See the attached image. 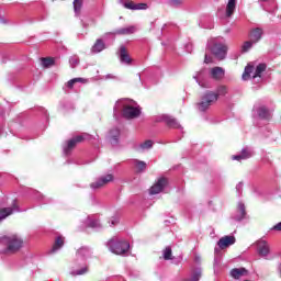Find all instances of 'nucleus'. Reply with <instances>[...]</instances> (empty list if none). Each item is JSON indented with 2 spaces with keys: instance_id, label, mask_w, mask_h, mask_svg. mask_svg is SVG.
<instances>
[{
  "instance_id": "49530a36",
  "label": "nucleus",
  "mask_w": 281,
  "mask_h": 281,
  "mask_svg": "<svg viewBox=\"0 0 281 281\" xmlns=\"http://www.w3.org/2000/svg\"><path fill=\"white\" fill-rule=\"evenodd\" d=\"M277 272H278L279 278H281V263L278 265Z\"/></svg>"
},
{
  "instance_id": "c03bdc74",
  "label": "nucleus",
  "mask_w": 281,
  "mask_h": 281,
  "mask_svg": "<svg viewBox=\"0 0 281 281\" xmlns=\"http://www.w3.org/2000/svg\"><path fill=\"white\" fill-rule=\"evenodd\" d=\"M192 48H193V46H192L191 43H189V44L186 45V49H187V52H188L189 54H192Z\"/></svg>"
},
{
  "instance_id": "4c0bfd02",
  "label": "nucleus",
  "mask_w": 281,
  "mask_h": 281,
  "mask_svg": "<svg viewBox=\"0 0 281 281\" xmlns=\"http://www.w3.org/2000/svg\"><path fill=\"white\" fill-rule=\"evenodd\" d=\"M164 258H165V260H171V258H172V249L170 247H167L164 250Z\"/></svg>"
},
{
  "instance_id": "cd10ccee",
  "label": "nucleus",
  "mask_w": 281,
  "mask_h": 281,
  "mask_svg": "<svg viewBox=\"0 0 281 281\" xmlns=\"http://www.w3.org/2000/svg\"><path fill=\"white\" fill-rule=\"evenodd\" d=\"M236 3L237 0H228L226 4V16L229 19V16L234 15V12H236Z\"/></svg>"
},
{
  "instance_id": "72a5a7b5",
  "label": "nucleus",
  "mask_w": 281,
  "mask_h": 281,
  "mask_svg": "<svg viewBox=\"0 0 281 281\" xmlns=\"http://www.w3.org/2000/svg\"><path fill=\"white\" fill-rule=\"evenodd\" d=\"M227 92H228L227 86H220L217 87L215 94L217 95V99H218V95H227Z\"/></svg>"
},
{
  "instance_id": "58836bf2",
  "label": "nucleus",
  "mask_w": 281,
  "mask_h": 281,
  "mask_svg": "<svg viewBox=\"0 0 281 281\" xmlns=\"http://www.w3.org/2000/svg\"><path fill=\"white\" fill-rule=\"evenodd\" d=\"M254 45H256V43L251 42V40L245 42L243 45V52H247L248 49H251V47H254Z\"/></svg>"
},
{
  "instance_id": "7ed1b4c3",
  "label": "nucleus",
  "mask_w": 281,
  "mask_h": 281,
  "mask_svg": "<svg viewBox=\"0 0 281 281\" xmlns=\"http://www.w3.org/2000/svg\"><path fill=\"white\" fill-rule=\"evenodd\" d=\"M1 254L12 256L23 249V238L16 234L0 237Z\"/></svg>"
},
{
  "instance_id": "e433bc0d",
  "label": "nucleus",
  "mask_w": 281,
  "mask_h": 281,
  "mask_svg": "<svg viewBox=\"0 0 281 281\" xmlns=\"http://www.w3.org/2000/svg\"><path fill=\"white\" fill-rule=\"evenodd\" d=\"M79 63H80V58H78V56H72L69 59V64H70V67H72V69L74 67H78Z\"/></svg>"
},
{
  "instance_id": "ddd939ff",
  "label": "nucleus",
  "mask_w": 281,
  "mask_h": 281,
  "mask_svg": "<svg viewBox=\"0 0 281 281\" xmlns=\"http://www.w3.org/2000/svg\"><path fill=\"white\" fill-rule=\"evenodd\" d=\"M254 157V149L250 147H244L239 154L232 156L234 161H245V159H251Z\"/></svg>"
},
{
  "instance_id": "2eb2a0df",
  "label": "nucleus",
  "mask_w": 281,
  "mask_h": 281,
  "mask_svg": "<svg viewBox=\"0 0 281 281\" xmlns=\"http://www.w3.org/2000/svg\"><path fill=\"white\" fill-rule=\"evenodd\" d=\"M135 32H137V27L132 25V26L119 29L115 32L106 33L104 35V38H106L108 36H112L113 38H115L116 34H119V35H128V34H135Z\"/></svg>"
},
{
  "instance_id": "b1692460",
  "label": "nucleus",
  "mask_w": 281,
  "mask_h": 281,
  "mask_svg": "<svg viewBox=\"0 0 281 281\" xmlns=\"http://www.w3.org/2000/svg\"><path fill=\"white\" fill-rule=\"evenodd\" d=\"M210 76L213 78V80H222V78L225 77V69L222 67H213L210 70Z\"/></svg>"
},
{
  "instance_id": "aec40b11",
  "label": "nucleus",
  "mask_w": 281,
  "mask_h": 281,
  "mask_svg": "<svg viewBox=\"0 0 281 281\" xmlns=\"http://www.w3.org/2000/svg\"><path fill=\"white\" fill-rule=\"evenodd\" d=\"M63 247H65V237L59 235L55 238V243H54L53 247L50 248L49 254H58V251H60V249H63Z\"/></svg>"
},
{
  "instance_id": "a211bd4d",
  "label": "nucleus",
  "mask_w": 281,
  "mask_h": 281,
  "mask_svg": "<svg viewBox=\"0 0 281 281\" xmlns=\"http://www.w3.org/2000/svg\"><path fill=\"white\" fill-rule=\"evenodd\" d=\"M166 186H168V179L159 178L158 181L150 188L149 194H159V192H162Z\"/></svg>"
},
{
  "instance_id": "4be33fe9",
  "label": "nucleus",
  "mask_w": 281,
  "mask_h": 281,
  "mask_svg": "<svg viewBox=\"0 0 281 281\" xmlns=\"http://www.w3.org/2000/svg\"><path fill=\"white\" fill-rule=\"evenodd\" d=\"M255 111H256L259 120H271V111H269V109H267V106L261 105V106L257 108Z\"/></svg>"
},
{
  "instance_id": "79ce46f5",
  "label": "nucleus",
  "mask_w": 281,
  "mask_h": 281,
  "mask_svg": "<svg viewBox=\"0 0 281 281\" xmlns=\"http://www.w3.org/2000/svg\"><path fill=\"white\" fill-rule=\"evenodd\" d=\"M271 229H273L274 232H281V222L276 224Z\"/></svg>"
},
{
  "instance_id": "9d476101",
  "label": "nucleus",
  "mask_w": 281,
  "mask_h": 281,
  "mask_svg": "<svg viewBox=\"0 0 281 281\" xmlns=\"http://www.w3.org/2000/svg\"><path fill=\"white\" fill-rule=\"evenodd\" d=\"M83 227H91V229H102L99 215H90L83 220Z\"/></svg>"
},
{
  "instance_id": "a19ab883",
  "label": "nucleus",
  "mask_w": 281,
  "mask_h": 281,
  "mask_svg": "<svg viewBox=\"0 0 281 281\" xmlns=\"http://www.w3.org/2000/svg\"><path fill=\"white\" fill-rule=\"evenodd\" d=\"M182 0H170V5H173V8H177V5H181Z\"/></svg>"
},
{
  "instance_id": "473e14b6",
  "label": "nucleus",
  "mask_w": 281,
  "mask_h": 281,
  "mask_svg": "<svg viewBox=\"0 0 281 281\" xmlns=\"http://www.w3.org/2000/svg\"><path fill=\"white\" fill-rule=\"evenodd\" d=\"M153 148V140H145L138 146V150H150Z\"/></svg>"
},
{
  "instance_id": "dca6fc26",
  "label": "nucleus",
  "mask_w": 281,
  "mask_h": 281,
  "mask_svg": "<svg viewBox=\"0 0 281 281\" xmlns=\"http://www.w3.org/2000/svg\"><path fill=\"white\" fill-rule=\"evenodd\" d=\"M236 244V237L232 235H226L217 241V247L220 249H227V247H232V245Z\"/></svg>"
},
{
  "instance_id": "ea45409f",
  "label": "nucleus",
  "mask_w": 281,
  "mask_h": 281,
  "mask_svg": "<svg viewBox=\"0 0 281 281\" xmlns=\"http://www.w3.org/2000/svg\"><path fill=\"white\" fill-rule=\"evenodd\" d=\"M34 198L37 199V201H43V203H47V201H45V195L41 194L38 191L34 192Z\"/></svg>"
},
{
  "instance_id": "f704fd0d",
  "label": "nucleus",
  "mask_w": 281,
  "mask_h": 281,
  "mask_svg": "<svg viewBox=\"0 0 281 281\" xmlns=\"http://www.w3.org/2000/svg\"><path fill=\"white\" fill-rule=\"evenodd\" d=\"M54 65V59L53 58H42V67L45 69L52 67Z\"/></svg>"
},
{
  "instance_id": "f257e3e1",
  "label": "nucleus",
  "mask_w": 281,
  "mask_h": 281,
  "mask_svg": "<svg viewBox=\"0 0 281 281\" xmlns=\"http://www.w3.org/2000/svg\"><path fill=\"white\" fill-rule=\"evenodd\" d=\"M92 251L89 247H81L76 252V258L70 268V276H85L89 273V266L87 265V260L91 258Z\"/></svg>"
},
{
  "instance_id": "09e8293b",
  "label": "nucleus",
  "mask_w": 281,
  "mask_h": 281,
  "mask_svg": "<svg viewBox=\"0 0 281 281\" xmlns=\"http://www.w3.org/2000/svg\"><path fill=\"white\" fill-rule=\"evenodd\" d=\"M217 251H218V248H215V254H217Z\"/></svg>"
},
{
  "instance_id": "c9c22d12",
  "label": "nucleus",
  "mask_w": 281,
  "mask_h": 281,
  "mask_svg": "<svg viewBox=\"0 0 281 281\" xmlns=\"http://www.w3.org/2000/svg\"><path fill=\"white\" fill-rule=\"evenodd\" d=\"M109 226L110 227H115V225H117V223H120V215H114L112 216L109 221Z\"/></svg>"
},
{
  "instance_id": "2f4dec72",
  "label": "nucleus",
  "mask_w": 281,
  "mask_h": 281,
  "mask_svg": "<svg viewBox=\"0 0 281 281\" xmlns=\"http://www.w3.org/2000/svg\"><path fill=\"white\" fill-rule=\"evenodd\" d=\"M74 10H75L76 16H80V11L82 10V0L74 1Z\"/></svg>"
},
{
  "instance_id": "37998d69",
  "label": "nucleus",
  "mask_w": 281,
  "mask_h": 281,
  "mask_svg": "<svg viewBox=\"0 0 281 281\" xmlns=\"http://www.w3.org/2000/svg\"><path fill=\"white\" fill-rule=\"evenodd\" d=\"M204 63H205L206 65H210V63H212V57L209 56L207 54H205Z\"/></svg>"
},
{
  "instance_id": "1a4fd4ad",
  "label": "nucleus",
  "mask_w": 281,
  "mask_h": 281,
  "mask_svg": "<svg viewBox=\"0 0 281 281\" xmlns=\"http://www.w3.org/2000/svg\"><path fill=\"white\" fill-rule=\"evenodd\" d=\"M87 137H89V135L85 134V135H79V136H76V137L69 139L63 146L64 155H66V157H69V155H71V150H74V148H76V144H79V142H83V139H87Z\"/></svg>"
},
{
  "instance_id": "bb28decb",
  "label": "nucleus",
  "mask_w": 281,
  "mask_h": 281,
  "mask_svg": "<svg viewBox=\"0 0 281 281\" xmlns=\"http://www.w3.org/2000/svg\"><path fill=\"white\" fill-rule=\"evenodd\" d=\"M106 49V44L102 40H97L93 46L91 47L92 54H100V52H104Z\"/></svg>"
},
{
  "instance_id": "9b49d317",
  "label": "nucleus",
  "mask_w": 281,
  "mask_h": 281,
  "mask_svg": "<svg viewBox=\"0 0 281 281\" xmlns=\"http://www.w3.org/2000/svg\"><path fill=\"white\" fill-rule=\"evenodd\" d=\"M111 181H113V175L109 173L105 176H101L99 179L90 184V188L92 190H99V188H104V186L111 183Z\"/></svg>"
},
{
  "instance_id": "f8f14e48",
  "label": "nucleus",
  "mask_w": 281,
  "mask_h": 281,
  "mask_svg": "<svg viewBox=\"0 0 281 281\" xmlns=\"http://www.w3.org/2000/svg\"><path fill=\"white\" fill-rule=\"evenodd\" d=\"M14 212H21L16 200H13L12 206L0 210V223L1 221H5V218H8V216H11V214H14Z\"/></svg>"
},
{
  "instance_id": "6e6552de",
  "label": "nucleus",
  "mask_w": 281,
  "mask_h": 281,
  "mask_svg": "<svg viewBox=\"0 0 281 281\" xmlns=\"http://www.w3.org/2000/svg\"><path fill=\"white\" fill-rule=\"evenodd\" d=\"M154 122L156 124L162 123L167 124L169 128H181V124L177 122V119L168 115V114H158L154 117Z\"/></svg>"
},
{
  "instance_id": "c85d7f7f",
  "label": "nucleus",
  "mask_w": 281,
  "mask_h": 281,
  "mask_svg": "<svg viewBox=\"0 0 281 281\" xmlns=\"http://www.w3.org/2000/svg\"><path fill=\"white\" fill-rule=\"evenodd\" d=\"M120 138V130L117 127L110 131V140L113 146L117 144Z\"/></svg>"
},
{
  "instance_id": "de8ad7c7",
  "label": "nucleus",
  "mask_w": 281,
  "mask_h": 281,
  "mask_svg": "<svg viewBox=\"0 0 281 281\" xmlns=\"http://www.w3.org/2000/svg\"><path fill=\"white\" fill-rule=\"evenodd\" d=\"M119 3H121V5H124V0H119Z\"/></svg>"
},
{
  "instance_id": "f03ea898",
  "label": "nucleus",
  "mask_w": 281,
  "mask_h": 281,
  "mask_svg": "<svg viewBox=\"0 0 281 281\" xmlns=\"http://www.w3.org/2000/svg\"><path fill=\"white\" fill-rule=\"evenodd\" d=\"M122 109V115L125 120H135V117H139L142 115V108L137 105V102L131 99H121L116 101L114 105V117L117 116L120 110Z\"/></svg>"
},
{
  "instance_id": "412c9836",
  "label": "nucleus",
  "mask_w": 281,
  "mask_h": 281,
  "mask_svg": "<svg viewBox=\"0 0 281 281\" xmlns=\"http://www.w3.org/2000/svg\"><path fill=\"white\" fill-rule=\"evenodd\" d=\"M123 7L126 10H148V4L146 3H135L133 1H125Z\"/></svg>"
},
{
  "instance_id": "6ab92c4d",
  "label": "nucleus",
  "mask_w": 281,
  "mask_h": 281,
  "mask_svg": "<svg viewBox=\"0 0 281 281\" xmlns=\"http://www.w3.org/2000/svg\"><path fill=\"white\" fill-rule=\"evenodd\" d=\"M269 244L266 240L260 239L257 241V254H259L261 258H267L269 256Z\"/></svg>"
},
{
  "instance_id": "5701e85b",
  "label": "nucleus",
  "mask_w": 281,
  "mask_h": 281,
  "mask_svg": "<svg viewBox=\"0 0 281 281\" xmlns=\"http://www.w3.org/2000/svg\"><path fill=\"white\" fill-rule=\"evenodd\" d=\"M247 216V210L245 207V203L238 202L237 204V211L236 214L234 215L235 221H243Z\"/></svg>"
},
{
  "instance_id": "393cba45",
  "label": "nucleus",
  "mask_w": 281,
  "mask_h": 281,
  "mask_svg": "<svg viewBox=\"0 0 281 281\" xmlns=\"http://www.w3.org/2000/svg\"><path fill=\"white\" fill-rule=\"evenodd\" d=\"M249 276V271L245 268H234L231 270V277L234 278V280H240V278Z\"/></svg>"
},
{
  "instance_id": "a18cd8bd",
  "label": "nucleus",
  "mask_w": 281,
  "mask_h": 281,
  "mask_svg": "<svg viewBox=\"0 0 281 281\" xmlns=\"http://www.w3.org/2000/svg\"><path fill=\"white\" fill-rule=\"evenodd\" d=\"M236 190H237L238 194H240V192H243V182H239V183L236 186Z\"/></svg>"
},
{
  "instance_id": "7c9ffc66",
  "label": "nucleus",
  "mask_w": 281,
  "mask_h": 281,
  "mask_svg": "<svg viewBox=\"0 0 281 281\" xmlns=\"http://www.w3.org/2000/svg\"><path fill=\"white\" fill-rule=\"evenodd\" d=\"M78 82H87V80L85 78H74L66 83V87L67 89H74V85Z\"/></svg>"
},
{
  "instance_id": "4468645a",
  "label": "nucleus",
  "mask_w": 281,
  "mask_h": 281,
  "mask_svg": "<svg viewBox=\"0 0 281 281\" xmlns=\"http://www.w3.org/2000/svg\"><path fill=\"white\" fill-rule=\"evenodd\" d=\"M193 78L202 89H210V87H212L210 80L205 78V70H201Z\"/></svg>"
},
{
  "instance_id": "20e7f679",
  "label": "nucleus",
  "mask_w": 281,
  "mask_h": 281,
  "mask_svg": "<svg viewBox=\"0 0 281 281\" xmlns=\"http://www.w3.org/2000/svg\"><path fill=\"white\" fill-rule=\"evenodd\" d=\"M108 248L116 256H128L131 244L126 240L111 239L108 243Z\"/></svg>"
},
{
  "instance_id": "423d86ee",
  "label": "nucleus",
  "mask_w": 281,
  "mask_h": 281,
  "mask_svg": "<svg viewBox=\"0 0 281 281\" xmlns=\"http://www.w3.org/2000/svg\"><path fill=\"white\" fill-rule=\"evenodd\" d=\"M216 102H218V94L214 91H206L198 103V110H200L201 113H205V111L210 110V106L216 104Z\"/></svg>"
},
{
  "instance_id": "a878e982",
  "label": "nucleus",
  "mask_w": 281,
  "mask_h": 281,
  "mask_svg": "<svg viewBox=\"0 0 281 281\" xmlns=\"http://www.w3.org/2000/svg\"><path fill=\"white\" fill-rule=\"evenodd\" d=\"M262 34H265L262 29H260V27L252 29L250 31V41H251V43L256 44V43L260 42V40L262 38Z\"/></svg>"
},
{
  "instance_id": "c756f323",
  "label": "nucleus",
  "mask_w": 281,
  "mask_h": 281,
  "mask_svg": "<svg viewBox=\"0 0 281 281\" xmlns=\"http://www.w3.org/2000/svg\"><path fill=\"white\" fill-rule=\"evenodd\" d=\"M134 167L136 168V172H144L146 170V162L142 160H134Z\"/></svg>"
},
{
  "instance_id": "f3484780",
  "label": "nucleus",
  "mask_w": 281,
  "mask_h": 281,
  "mask_svg": "<svg viewBox=\"0 0 281 281\" xmlns=\"http://www.w3.org/2000/svg\"><path fill=\"white\" fill-rule=\"evenodd\" d=\"M119 58L122 65H131L133 63V58L128 55V50H126V46L122 45L119 49Z\"/></svg>"
},
{
  "instance_id": "39448f33",
  "label": "nucleus",
  "mask_w": 281,
  "mask_h": 281,
  "mask_svg": "<svg viewBox=\"0 0 281 281\" xmlns=\"http://www.w3.org/2000/svg\"><path fill=\"white\" fill-rule=\"evenodd\" d=\"M265 71H267V65L265 64H259L256 68L254 65L248 64V66L245 67L241 78L243 80H249V78L256 80V78H262V74H265Z\"/></svg>"
},
{
  "instance_id": "3c124183",
  "label": "nucleus",
  "mask_w": 281,
  "mask_h": 281,
  "mask_svg": "<svg viewBox=\"0 0 281 281\" xmlns=\"http://www.w3.org/2000/svg\"><path fill=\"white\" fill-rule=\"evenodd\" d=\"M260 1H268V0H260Z\"/></svg>"
},
{
  "instance_id": "0eeeda50",
  "label": "nucleus",
  "mask_w": 281,
  "mask_h": 281,
  "mask_svg": "<svg viewBox=\"0 0 281 281\" xmlns=\"http://www.w3.org/2000/svg\"><path fill=\"white\" fill-rule=\"evenodd\" d=\"M207 49H210L217 60H225L227 56V46L222 43H216V40H211L207 43Z\"/></svg>"
},
{
  "instance_id": "8fccbe9b",
  "label": "nucleus",
  "mask_w": 281,
  "mask_h": 281,
  "mask_svg": "<svg viewBox=\"0 0 281 281\" xmlns=\"http://www.w3.org/2000/svg\"><path fill=\"white\" fill-rule=\"evenodd\" d=\"M0 23H4L2 19H0Z\"/></svg>"
}]
</instances>
